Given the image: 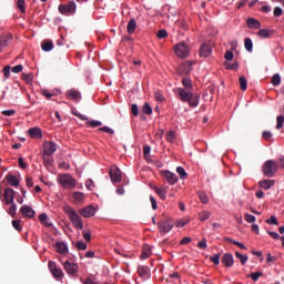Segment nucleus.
Wrapping results in <instances>:
<instances>
[{"label": "nucleus", "mask_w": 284, "mask_h": 284, "mask_svg": "<svg viewBox=\"0 0 284 284\" xmlns=\"http://www.w3.org/2000/svg\"><path fill=\"white\" fill-rule=\"evenodd\" d=\"M12 39H14V36H12V33H3L0 37V53L3 52L4 48H8V45L12 43Z\"/></svg>", "instance_id": "9d476101"}, {"label": "nucleus", "mask_w": 284, "mask_h": 284, "mask_svg": "<svg viewBox=\"0 0 284 284\" xmlns=\"http://www.w3.org/2000/svg\"><path fill=\"white\" fill-rule=\"evenodd\" d=\"M246 26L251 30H261V21H258L254 18H247L246 19Z\"/></svg>", "instance_id": "412c9836"}, {"label": "nucleus", "mask_w": 284, "mask_h": 284, "mask_svg": "<svg viewBox=\"0 0 284 284\" xmlns=\"http://www.w3.org/2000/svg\"><path fill=\"white\" fill-rule=\"evenodd\" d=\"M67 99H71V101L79 103V101H81V92L75 89H71L67 92Z\"/></svg>", "instance_id": "6ab92c4d"}, {"label": "nucleus", "mask_w": 284, "mask_h": 284, "mask_svg": "<svg viewBox=\"0 0 284 284\" xmlns=\"http://www.w3.org/2000/svg\"><path fill=\"white\" fill-rule=\"evenodd\" d=\"M272 34H274V31L270 29H261L260 32H257L260 39H270Z\"/></svg>", "instance_id": "cd10ccee"}, {"label": "nucleus", "mask_w": 284, "mask_h": 284, "mask_svg": "<svg viewBox=\"0 0 284 284\" xmlns=\"http://www.w3.org/2000/svg\"><path fill=\"white\" fill-rule=\"evenodd\" d=\"M110 179L112 183H119L121 181V170H119L116 166L111 168Z\"/></svg>", "instance_id": "a211bd4d"}, {"label": "nucleus", "mask_w": 284, "mask_h": 284, "mask_svg": "<svg viewBox=\"0 0 284 284\" xmlns=\"http://www.w3.org/2000/svg\"><path fill=\"white\" fill-rule=\"evenodd\" d=\"M154 191L156 192V194L160 196V199L162 201H165L166 194H168V190L166 189H161V187L155 186Z\"/></svg>", "instance_id": "72a5a7b5"}, {"label": "nucleus", "mask_w": 284, "mask_h": 284, "mask_svg": "<svg viewBox=\"0 0 284 284\" xmlns=\"http://www.w3.org/2000/svg\"><path fill=\"white\" fill-rule=\"evenodd\" d=\"M74 203H83L85 194L81 191H74L72 194Z\"/></svg>", "instance_id": "a878e982"}, {"label": "nucleus", "mask_w": 284, "mask_h": 284, "mask_svg": "<svg viewBox=\"0 0 284 284\" xmlns=\"http://www.w3.org/2000/svg\"><path fill=\"white\" fill-rule=\"evenodd\" d=\"M17 7L22 14H26V0H18Z\"/></svg>", "instance_id": "de8ad7c7"}, {"label": "nucleus", "mask_w": 284, "mask_h": 284, "mask_svg": "<svg viewBox=\"0 0 284 284\" xmlns=\"http://www.w3.org/2000/svg\"><path fill=\"white\" fill-rule=\"evenodd\" d=\"M158 39H168V31L165 29H161L156 34Z\"/></svg>", "instance_id": "864d4df0"}, {"label": "nucleus", "mask_w": 284, "mask_h": 284, "mask_svg": "<svg viewBox=\"0 0 284 284\" xmlns=\"http://www.w3.org/2000/svg\"><path fill=\"white\" fill-rule=\"evenodd\" d=\"M199 54L202 59H207L209 57H212V45L207 42L202 43Z\"/></svg>", "instance_id": "9b49d317"}, {"label": "nucleus", "mask_w": 284, "mask_h": 284, "mask_svg": "<svg viewBox=\"0 0 284 284\" xmlns=\"http://www.w3.org/2000/svg\"><path fill=\"white\" fill-rule=\"evenodd\" d=\"M174 52L180 59H187L190 57V47L185 42H180L174 45Z\"/></svg>", "instance_id": "423d86ee"}, {"label": "nucleus", "mask_w": 284, "mask_h": 284, "mask_svg": "<svg viewBox=\"0 0 284 284\" xmlns=\"http://www.w3.org/2000/svg\"><path fill=\"white\" fill-rule=\"evenodd\" d=\"M60 14H64L65 17H70L77 12V3L74 1H69L68 4H60L58 8Z\"/></svg>", "instance_id": "0eeeda50"}, {"label": "nucleus", "mask_w": 284, "mask_h": 284, "mask_svg": "<svg viewBox=\"0 0 284 284\" xmlns=\"http://www.w3.org/2000/svg\"><path fill=\"white\" fill-rule=\"evenodd\" d=\"M226 241H229V243H232L233 245H236L237 247H240L241 250H247V246H245V244L234 241L230 237L226 239Z\"/></svg>", "instance_id": "c03bdc74"}, {"label": "nucleus", "mask_w": 284, "mask_h": 284, "mask_svg": "<svg viewBox=\"0 0 284 284\" xmlns=\"http://www.w3.org/2000/svg\"><path fill=\"white\" fill-rule=\"evenodd\" d=\"M6 179H7V183H9V185H11L12 187H19L20 181H19V179H17V176L9 174L6 176Z\"/></svg>", "instance_id": "c85d7f7f"}, {"label": "nucleus", "mask_w": 284, "mask_h": 284, "mask_svg": "<svg viewBox=\"0 0 284 284\" xmlns=\"http://www.w3.org/2000/svg\"><path fill=\"white\" fill-rule=\"evenodd\" d=\"M221 261L225 267H232L234 265V255L232 253H225Z\"/></svg>", "instance_id": "aec40b11"}, {"label": "nucleus", "mask_w": 284, "mask_h": 284, "mask_svg": "<svg viewBox=\"0 0 284 284\" xmlns=\"http://www.w3.org/2000/svg\"><path fill=\"white\" fill-rule=\"evenodd\" d=\"M142 112L144 114H152V106H150V104L145 103L143 106H142Z\"/></svg>", "instance_id": "6e6d98bb"}, {"label": "nucleus", "mask_w": 284, "mask_h": 284, "mask_svg": "<svg viewBox=\"0 0 284 284\" xmlns=\"http://www.w3.org/2000/svg\"><path fill=\"white\" fill-rule=\"evenodd\" d=\"M178 94L183 103H189L190 108H197L201 97L192 93L191 90L179 88Z\"/></svg>", "instance_id": "f257e3e1"}, {"label": "nucleus", "mask_w": 284, "mask_h": 284, "mask_svg": "<svg viewBox=\"0 0 284 284\" xmlns=\"http://www.w3.org/2000/svg\"><path fill=\"white\" fill-rule=\"evenodd\" d=\"M55 252H58V254H68V244H65V242H57Z\"/></svg>", "instance_id": "5701e85b"}, {"label": "nucleus", "mask_w": 284, "mask_h": 284, "mask_svg": "<svg viewBox=\"0 0 284 284\" xmlns=\"http://www.w3.org/2000/svg\"><path fill=\"white\" fill-rule=\"evenodd\" d=\"M261 276H263V272H255V273H251L250 275H247V278H252V281H254V283H256V281H258V278H261Z\"/></svg>", "instance_id": "79ce46f5"}, {"label": "nucleus", "mask_w": 284, "mask_h": 284, "mask_svg": "<svg viewBox=\"0 0 284 284\" xmlns=\"http://www.w3.org/2000/svg\"><path fill=\"white\" fill-rule=\"evenodd\" d=\"M48 265L54 278H61L63 276V270H61V267H58L55 262L49 261Z\"/></svg>", "instance_id": "ddd939ff"}, {"label": "nucleus", "mask_w": 284, "mask_h": 284, "mask_svg": "<svg viewBox=\"0 0 284 284\" xmlns=\"http://www.w3.org/2000/svg\"><path fill=\"white\" fill-rule=\"evenodd\" d=\"M210 219V211H202L199 213V220L204 222V221H209Z\"/></svg>", "instance_id": "ea45409f"}, {"label": "nucleus", "mask_w": 284, "mask_h": 284, "mask_svg": "<svg viewBox=\"0 0 284 284\" xmlns=\"http://www.w3.org/2000/svg\"><path fill=\"white\" fill-rule=\"evenodd\" d=\"M211 263H214V265H219L221 263V254H215L210 257Z\"/></svg>", "instance_id": "8fccbe9b"}, {"label": "nucleus", "mask_w": 284, "mask_h": 284, "mask_svg": "<svg viewBox=\"0 0 284 284\" xmlns=\"http://www.w3.org/2000/svg\"><path fill=\"white\" fill-rule=\"evenodd\" d=\"M197 247H199L200 250H207V240L203 239L202 241H200V242L197 243Z\"/></svg>", "instance_id": "13d9d810"}, {"label": "nucleus", "mask_w": 284, "mask_h": 284, "mask_svg": "<svg viewBox=\"0 0 284 284\" xmlns=\"http://www.w3.org/2000/svg\"><path fill=\"white\" fill-rule=\"evenodd\" d=\"M268 225H278V220L276 216L272 215L268 220L265 221Z\"/></svg>", "instance_id": "5fc2aeb1"}, {"label": "nucleus", "mask_w": 284, "mask_h": 284, "mask_svg": "<svg viewBox=\"0 0 284 284\" xmlns=\"http://www.w3.org/2000/svg\"><path fill=\"white\" fill-rule=\"evenodd\" d=\"M161 174L164 176L169 185H176V183H179V176H176L175 173L170 171H162Z\"/></svg>", "instance_id": "f8f14e48"}, {"label": "nucleus", "mask_w": 284, "mask_h": 284, "mask_svg": "<svg viewBox=\"0 0 284 284\" xmlns=\"http://www.w3.org/2000/svg\"><path fill=\"white\" fill-rule=\"evenodd\" d=\"M80 214L84 219H91V216H94V214H97V209H94V206H92V205H88V206L83 207L82 210H80Z\"/></svg>", "instance_id": "2eb2a0df"}, {"label": "nucleus", "mask_w": 284, "mask_h": 284, "mask_svg": "<svg viewBox=\"0 0 284 284\" xmlns=\"http://www.w3.org/2000/svg\"><path fill=\"white\" fill-rule=\"evenodd\" d=\"M239 81L241 90L245 92V90H247V79H245V77H240Z\"/></svg>", "instance_id": "37998d69"}, {"label": "nucleus", "mask_w": 284, "mask_h": 284, "mask_svg": "<svg viewBox=\"0 0 284 284\" xmlns=\"http://www.w3.org/2000/svg\"><path fill=\"white\" fill-rule=\"evenodd\" d=\"M11 223L17 232H21V220H13Z\"/></svg>", "instance_id": "4d7b16f0"}, {"label": "nucleus", "mask_w": 284, "mask_h": 284, "mask_svg": "<svg viewBox=\"0 0 284 284\" xmlns=\"http://www.w3.org/2000/svg\"><path fill=\"white\" fill-rule=\"evenodd\" d=\"M11 71L13 72V74H19V72H23V65L22 64H18V65L13 67L11 69Z\"/></svg>", "instance_id": "052dcab7"}, {"label": "nucleus", "mask_w": 284, "mask_h": 284, "mask_svg": "<svg viewBox=\"0 0 284 284\" xmlns=\"http://www.w3.org/2000/svg\"><path fill=\"white\" fill-rule=\"evenodd\" d=\"M63 212H65L69 216V221L77 227V230H83V220L79 214H77V211L70 205L63 206Z\"/></svg>", "instance_id": "f03ea898"}, {"label": "nucleus", "mask_w": 284, "mask_h": 284, "mask_svg": "<svg viewBox=\"0 0 284 284\" xmlns=\"http://www.w3.org/2000/svg\"><path fill=\"white\" fill-rule=\"evenodd\" d=\"M73 116H78L81 121H87V128H100V125H103V122L99 120H90V118L77 112V109L72 110Z\"/></svg>", "instance_id": "39448f33"}, {"label": "nucleus", "mask_w": 284, "mask_h": 284, "mask_svg": "<svg viewBox=\"0 0 284 284\" xmlns=\"http://www.w3.org/2000/svg\"><path fill=\"white\" fill-rule=\"evenodd\" d=\"M158 227L162 234H168L169 232H172V229L174 227V223L170 221H162L158 223Z\"/></svg>", "instance_id": "4468645a"}, {"label": "nucleus", "mask_w": 284, "mask_h": 284, "mask_svg": "<svg viewBox=\"0 0 284 284\" xmlns=\"http://www.w3.org/2000/svg\"><path fill=\"white\" fill-rule=\"evenodd\" d=\"M29 135L31 136V139H41L43 136V134L41 133V129L39 128H31L29 130Z\"/></svg>", "instance_id": "c756f323"}, {"label": "nucleus", "mask_w": 284, "mask_h": 284, "mask_svg": "<svg viewBox=\"0 0 284 284\" xmlns=\"http://www.w3.org/2000/svg\"><path fill=\"white\" fill-rule=\"evenodd\" d=\"M182 84L185 88V90H192V80L190 78L185 77L182 79Z\"/></svg>", "instance_id": "4c0bfd02"}, {"label": "nucleus", "mask_w": 284, "mask_h": 284, "mask_svg": "<svg viewBox=\"0 0 284 284\" xmlns=\"http://www.w3.org/2000/svg\"><path fill=\"white\" fill-rule=\"evenodd\" d=\"M3 116H14L16 111L14 110H4L2 111Z\"/></svg>", "instance_id": "774afa93"}, {"label": "nucleus", "mask_w": 284, "mask_h": 284, "mask_svg": "<svg viewBox=\"0 0 284 284\" xmlns=\"http://www.w3.org/2000/svg\"><path fill=\"white\" fill-rule=\"evenodd\" d=\"M262 172L267 179H272L278 172V164L274 160H267L262 165Z\"/></svg>", "instance_id": "20e7f679"}, {"label": "nucleus", "mask_w": 284, "mask_h": 284, "mask_svg": "<svg viewBox=\"0 0 284 284\" xmlns=\"http://www.w3.org/2000/svg\"><path fill=\"white\" fill-rule=\"evenodd\" d=\"M179 72H180V74H190V72H192V63H190V62L183 63L179 68Z\"/></svg>", "instance_id": "bb28decb"}, {"label": "nucleus", "mask_w": 284, "mask_h": 284, "mask_svg": "<svg viewBox=\"0 0 284 284\" xmlns=\"http://www.w3.org/2000/svg\"><path fill=\"white\" fill-rule=\"evenodd\" d=\"M150 256H152V246L145 244V245L142 247V254L140 255V258H141L142 261H145V258H150Z\"/></svg>", "instance_id": "4be33fe9"}, {"label": "nucleus", "mask_w": 284, "mask_h": 284, "mask_svg": "<svg viewBox=\"0 0 284 284\" xmlns=\"http://www.w3.org/2000/svg\"><path fill=\"white\" fill-rule=\"evenodd\" d=\"M98 130H99V132H106V134H114V130H112L109 126H102V128H100Z\"/></svg>", "instance_id": "0e129e2a"}, {"label": "nucleus", "mask_w": 284, "mask_h": 284, "mask_svg": "<svg viewBox=\"0 0 284 284\" xmlns=\"http://www.w3.org/2000/svg\"><path fill=\"white\" fill-rule=\"evenodd\" d=\"M244 220L246 221V223H254L256 221V217L250 213H245Z\"/></svg>", "instance_id": "603ef678"}, {"label": "nucleus", "mask_w": 284, "mask_h": 284, "mask_svg": "<svg viewBox=\"0 0 284 284\" xmlns=\"http://www.w3.org/2000/svg\"><path fill=\"white\" fill-rule=\"evenodd\" d=\"M75 247L77 250H88V244L83 242H77Z\"/></svg>", "instance_id": "338daca9"}, {"label": "nucleus", "mask_w": 284, "mask_h": 284, "mask_svg": "<svg viewBox=\"0 0 284 284\" xmlns=\"http://www.w3.org/2000/svg\"><path fill=\"white\" fill-rule=\"evenodd\" d=\"M165 136L169 143H174V140L176 139V133H174V131H169Z\"/></svg>", "instance_id": "49530a36"}, {"label": "nucleus", "mask_w": 284, "mask_h": 284, "mask_svg": "<svg viewBox=\"0 0 284 284\" xmlns=\"http://www.w3.org/2000/svg\"><path fill=\"white\" fill-rule=\"evenodd\" d=\"M274 17H282L283 16V9L281 7H275L273 10Z\"/></svg>", "instance_id": "e2e57ef3"}, {"label": "nucleus", "mask_w": 284, "mask_h": 284, "mask_svg": "<svg viewBox=\"0 0 284 284\" xmlns=\"http://www.w3.org/2000/svg\"><path fill=\"white\" fill-rule=\"evenodd\" d=\"M272 85H274L275 88L281 85V74L278 73H275L273 77H272Z\"/></svg>", "instance_id": "a19ab883"}, {"label": "nucleus", "mask_w": 284, "mask_h": 284, "mask_svg": "<svg viewBox=\"0 0 284 284\" xmlns=\"http://www.w3.org/2000/svg\"><path fill=\"white\" fill-rule=\"evenodd\" d=\"M283 123H284V116L283 115H277L276 129L281 130V128H283Z\"/></svg>", "instance_id": "680f3d73"}, {"label": "nucleus", "mask_w": 284, "mask_h": 284, "mask_svg": "<svg viewBox=\"0 0 284 284\" xmlns=\"http://www.w3.org/2000/svg\"><path fill=\"white\" fill-rule=\"evenodd\" d=\"M235 256L241 262V265H245L247 263V260H248L247 255H243L240 252H235Z\"/></svg>", "instance_id": "58836bf2"}, {"label": "nucleus", "mask_w": 284, "mask_h": 284, "mask_svg": "<svg viewBox=\"0 0 284 284\" xmlns=\"http://www.w3.org/2000/svg\"><path fill=\"white\" fill-rule=\"evenodd\" d=\"M39 221H40V223H42L43 225H45V227H52V222H50V221L48 220V214L41 213V214L39 215Z\"/></svg>", "instance_id": "7c9ffc66"}, {"label": "nucleus", "mask_w": 284, "mask_h": 284, "mask_svg": "<svg viewBox=\"0 0 284 284\" xmlns=\"http://www.w3.org/2000/svg\"><path fill=\"white\" fill-rule=\"evenodd\" d=\"M134 30H136V20L131 19L128 22L126 32H129V34H134Z\"/></svg>", "instance_id": "2f4dec72"}, {"label": "nucleus", "mask_w": 284, "mask_h": 284, "mask_svg": "<svg viewBox=\"0 0 284 284\" xmlns=\"http://www.w3.org/2000/svg\"><path fill=\"white\" fill-rule=\"evenodd\" d=\"M8 214L12 217L17 216V204H14V203L10 204Z\"/></svg>", "instance_id": "09e8293b"}, {"label": "nucleus", "mask_w": 284, "mask_h": 284, "mask_svg": "<svg viewBox=\"0 0 284 284\" xmlns=\"http://www.w3.org/2000/svg\"><path fill=\"white\" fill-rule=\"evenodd\" d=\"M58 181L63 190H74L77 187V179L68 173L60 174Z\"/></svg>", "instance_id": "7ed1b4c3"}, {"label": "nucleus", "mask_w": 284, "mask_h": 284, "mask_svg": "<svg viewBox=\"0 0 284 284\" xmlns=\"http://www.w3.org/2000/svg\"><path fill=\"white\" fill-rule=\"evenodd\" d=\"M41 95L45 97V99H52V97H54V93H50V91H48L47 89H42Z\"/></svg>", "instance_id": "bf43d9fd"}, {"label": "nucleus", "mask_w": 284, "mask_h": 284, "mask_svg": "<svg viewBox=\"0 0 284 284\" xmlns=\"http://www.w3.org/2000/svg\"><path fill=\"white\" fill-rule=\"evenodd\" d=\"M34 79L32 73H22V80L24 83H30Z\"/></svg>", "instance_id": "a18cd8bd"}, {"label": "nucleus", "mask_w": 284, "mask_h": 284, "mask_svg": "<svg viewBox=\"0 0 284 284\" xmlns=\"http://www.w3.org/2000/svg\"><path fill=\"white\" fill-rule=\"evenodd\" d=\"M244 48L247 52H252V50H254V43L252 42V39L245 38Z\"/></svg>", "instance_id": "f704fd0d"}, {"label": "nucleus", "mask_w": 284, "mask_h": 284, "mask_svg": "<svg viewBox=\"0 0 284 284\" xmlns=\"http://www.w3.org/2000/svg\"><path fill=\"white\" fill-rule=\"evenodd\" d=\"M85 187L88 190H90V192H92V190H94L95 185H94V181L92 179H88L85 181Z\"/></svg>", "instance_id": "3c124183"}, {"label": "nucleus", "mask_w": 284, "mask_h": 284, "mask_svg": "<svg viewBox=\"0 0 284 284\" xmlns=\"http://www.w3.org/2000/svg\"><path fill=\"white\" fill-rule=\"evenodd\" d=\"M176 173L179 174L182 181H185V179H187V172H185V169H183V166H178Z\"/></svg>", "instance_id": "c9c22d12"}, {"label": "nucleus", "mask_w": 284, "mask_h": 284, "mask_svg": "<svg viewBox=\"0 0 284 284\" xmlns=\"http://www.w3.org/2000/svg\"><path fill=\"white\" fill-rule=\"evenodd\" d=\"M131 114H133V116H139V105L136 104L131 105Z\"/></svg>", "instance_id": "69168bd1"}, {"label": "nucleus", "mask_w": 284, "mask_h": 284, "mask_svg": "<svg viewBox=\"0 0 284 284\" xmlns=\"http://www.w3.org/2000/svg\"><path fill=\"white\" fill-rule=\"evenodd\" d=\"M274 180H262L258 182V185L262 187V190H271L274 187Z\"/></svg>", "instance_id": "393cba45"}, {"label": "nucleus", "mask_w": 284, "mask_h": 284, "mask_svg": "<svg viewBox=\"0 0 284 284\" xmlns=\"http://www.w3.org/2000/svg\"><path fill=\"white\" fill-rule=\"evenodd\" d=\"M57 152V143L51 141H45L43 144V155L52 156Z\"/></svg>", "instance_id": "1a4fd4ad"}, {"label": "nucleus", "mask_w": 284, "mask_h": 284, "mask_svg": "<svg viewBox=\"0 0 284 284\" xmlns=\"http://www.w3.org/2000/svg\"><path fill=\"white\" fill-rule=\"evenodd\" d=\"M41 48L43 52H50V50L54 49V43H52L50 40H47L42 42Z\"/></svg>", "instance_id": "473e14b6"}, {"label": "nucleus", "mask_w": 284, "mask_h": 284, "mask_svg": "<svg viewBox=\"0 0 284 284\" xmlns=\"http://www.w3.org/2000/svg\"><path fill=\"white\" fill-rule=\"evenodd\" d=\"M64 272L71 276V278H77L79 276V265L77 263L65 261L63 264Z\"/></svg>", "instance_id": "6e6552de"}, {"label": "nucleus", "mask_w": 284, "mask_h": 284, "mask_svg": "<svg viewBox=\"0 0 284 284\" xmlns=\"http://www.w3.org/2000/svg\"><path fill=\"white\" fill-rule=\"evenodd\" d=\"M138 274L141 278H150V267L148 266H139Z\"/></svg>", "instance_id": "b1692460"}, {"label": "nucleus", "mask_w": 284, "mask_h": 284, "mask_svg": "<svg viewBox=\"0 0 284 284\" xmlns=\"http://www.w3.org/2000/svg\"><path fill=\"white\" fill-rule=\"evenodd\" d=\"M199 199L201 201V203H203L204 205H207V203L210 202V200L207 199V193L200 191L199 192Z\"/></svg>", "instance_id": "e433bc0d"}, {"label": "nucleus", "mask_w": 284, "mask_h": 284, "mask_svg": "<svg viewBox=\"0 0 284 284\" xmlns=\"http://www.w3.org/2000/svg\"><path fill=\"white\" fill-rule=\"evenodd\" d=\"M20 213L26 219H34V210L30 205H22L20 209Z\"/></svg>", "instance_id": "f3484780"}, {"label": "nucleus", "mask_w": 284, "mask_h": 284, "mask_svg": "<svg viewBox=\"0 0 284 284\" xmlns=\"http://www.w3.org/2000/svg\"><path fill=\"white\" fill-rule=\"evenodd\" d=\"M14 194L16 192L12 189H6L3 199L6 201V205H12L14 203Z\"/></svg>", "instance_id": "dca6fc26"}]
</instances>
